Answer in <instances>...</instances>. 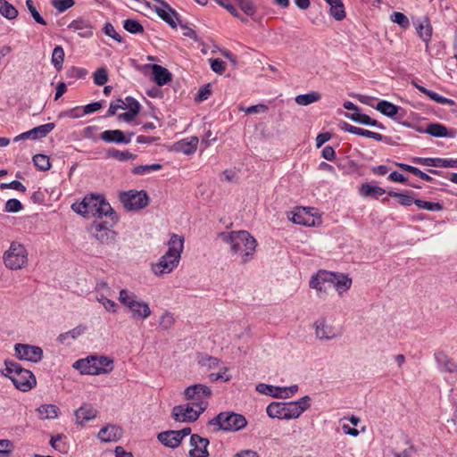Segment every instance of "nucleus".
<instances>
[{
	"label": "nucleus",
	"mask_w": 457,
	"mask_h": 457,
	"mask_svg": "<svg viewBox=\"0 0 457 457\" xmlns=\"http://www.w3.org/2000/svg\"><path fill=\"white\" fill-rule=\"evenodd\" d=\"M73 368L78 370L81 374L97 375V367L94 356H88L85 359H79L73 363Z\"/></svg>",
	"instance_id": "obj_25"
},
{
	"label": "nucleus",
	"mask_w": 457,
	"mask_h": 457,
	"mask_svg": "<svg viewBox=\"0 0 457 457\" xmlns=\"http://www.w3.org/2000/svg\"><path fill=\"white\" fill-rule=\"evenodd\" d=\"M0 13L8 20H13L18 16L17 9L6 0L0 6Z\"/></svg>",
	"instance_id": "obj_45"
},
{
	"label": "nucleus",
	"mask_w": 457,
	"mask_h": 457,
	"mask_svg": "<svg viewBox=\"0 0 457 457\" xmlns=\"http://www.w3.org/2000/svg\"><path fill=\"white\" fill-rule=\"evenodd\" d=\"M37 412L40 420L56 419L60 409L55 404H42L37 408Z\"/></svg>",
	"instance_id": "obj_31"
},
{
	"label": "nucleus",
	"mask_w": 457,
	"mask_h": 457,
	"mask_svg": "<svg viewBox=\"0 0 457 457\" xmlns=\"http://www.w3.org/2000/svg\"><path fill=\"white\" fill-rule=\"evenodd\" d=\"M120 200L127 211H138L149 204L148 195L141 190H129L120 195Z\"/></svg>",
	"instance_id": "obj_11"
},
{
	"label": "nucleus",
	"mask_w": 457,
	"mask_h": 457,
	"mask_svg": "<svg viewBox=\"0 0 457 457\" xmlns=\"http://www.w3.org/2000/svg\"><path fill=\"white\" fill-rule=\"evenodd\" d=\"M96 366L97 367V375L109 374L113 370V360L107 356H94Z\"/></svg>",
	"instance_id": "obj_33"
},
{
	"label": "nucleus",
	"mask_w": 457,
	"mask_h": 457,
	"mask_svg": "<svg viewBox=\"0 0 457 457\" xmlns=\"http://www.w3.org/2000/svg\"><path fill=\"white\" fill-rule=\"evenodd\" d=\"M160 5H154L152 9L157 13V15L164 21L167 24H169L172 29L177 28L178 21L179 20V13L170 7L169 4H167L163 0H154Z\"/></svg>",
	"instance_id": "obj_17"
},
{
	"label": "nucleus",
	"mask_w": 457,
	"mask_h": 457,
	"mask_svg": "<svg viewBox=\"0 0 457 457\" xmlns=\"http://www.w3.org/2000/svg\"><path fill=\"white\" fill-rule=\"evenodd\" d=\"M33 162L35 166L38 168L40 170H47L51 167L49 157L45 154L34 155Z\"/></svg>",
	"instance_id": "obj_49"
},
{
	"label": "nucleus",
	"mask_w": 457,
	"mask_h": 457,
	"mask_svg": "<svg viewBox=\"0 0 457 457\" xmlns=\"http://www.w3.org/2000/svg\"><path fill=\"white\" fill-rule=\"evenodd\" d=\"M71 209L85 218L109 217L116 221L118 217L111 204L102 195H86L81 202L72 204Z\"/></svg>",
	"instance_id": "obj_3"
},
{
	"label": "nucleus",
	"mask_w": 457,
	"mask_h": 457,
	"mask_svg": "<svg viewBox=\"0 0 457 457\" xmlns=\"http://www.w3.org/2000/svg\"><path fill=\"white\" fill-rule=\"evenodd\" d=\"M52 5L60 12H63L74 5V0H52Z\"/></svg>",
	"instance_id": "obj_57"
},
{
	"label": "nucleus",
	"mask_w": 457,
	"mask_h": 457,
	"mask_svg": "<svg viewBox=\"0 0 457 457\" xmlns=\"http://www.w3.org/2000/svg\"><path fill=\"white\" fill-rule=\"evenodd\" d=\"M329 140H346L343 137H339L337 133L322 132L316 137V143H327Z\"/></svg>",
	"instance_id": "obj_55"
},
{
	"label": "nucleus",
	"mask_w": 457,
	"mask_h": 457,
	"mask_svg": "<svg viewBox=\"0 0 457 457\" xmlns=\"http://www.w3.org/2000/svg\"><path fill=\"white\" fill-rule=\"evenodd\" d=\"M191 433L189 427L184 428L180 430H169L158 434V440L165 446L170 448L178 447L183 438Z\"/></svg>",
	"instance_id": "obj_15"
},
{
	"label": "nucleus",
	"mask_w": 457,
	"mask_h": 457,
	"mask_svg": "<svg viewBox=\"0 0 457 457\" xmlns=\"http://www.w3.org/2000/svg\"><path fill=\"white\" fill-rule=\"evenodd\" d=\"M119 302L131 313L135 320H146L151 316L149 304L138 298L132 291L121 289L119 293Z\"/></svg>",
	"instance_id": "obj_6"
},
{
	"label": "nucleus",
	"mask_w": 457,
	"mask_h": 457,
	"mask_svg": "<svg viewBox=\"0 0 457 457\" xmlns=\"http://www.w3.org/2000/svg\"><path fill=\"white\" fill-rule=\"evenodd\" d=\"M391 21L398 24L402 29H406L410 27V21L408 17L400 12H395L391 15Z\"/></svg>",
	"instance_id": "obj_50"
},
{
	"label": "nucleus",
	"mask_w": 457,
	"mask_h": 457,
	"mask_svg": "<svg viewBox=\"0 0 457 457\" xmlns=\"http://www.w3.org/2000/svg\"><path fill=\"white\" fill-rule=\"evenodd\" d=\"M361 194L363 196H374L378 199L379 196L386 194V190L380 187L371 186L369 183L362 184L361 187Z\"/></svg>",
	"instance_id": "obj_38"
},
{
	"label": "nucleus",
	"mask_w": 457,
	"mask_h": 457,
	"mask_svg": "<svg viewBox=\"0 0 457 457\" xmlns=\"http://www.w3.org/2000/svg\"><path fill=\"white\" fill-rule=\"evenodd\" d=\"M315 336L320 340H331L337 337L340 332L331 324H328L325 318H320L314 322Z\"/></svg>",
	"instance_id": "obj_18"
},
{
	"label": "nucleus",
	"mask_w": 457,
	"mask_h": 457,
	"mask_svg": "<svg viewBox=\"0 0 457 457\" xmlns=\"http://www.w3.org/2000/svg\"><path fill=\"white\" fill-rule=\"evenodd\" d=\"M94 83L97 86H103L108 81L107 70L104 67L98 68L94 73Z\"/></svg>",
	"instance_id": "obj_51"
},
{
	"label": "nucleus",
	"mask_w": 457,
	"mask_h": 457,
	"mask_svg": "<svg viewBox=\"0 0 457 457\" xmlns=\"http://www.w3.org/2000/svg\"><path fill=\"white\" fill-rule=\"evenodd\" d=\"M90 233L101 245L113 244L117 237V233L104 221H95L90 227Z\"/></svg>",
	"instance_id": "obj_13"
},
{
	"label": "nucleus",
	"mask_w": 457,
	"mask_h": 457,
	"mask_svg": "<svg viewBox=\"0 0 457 457\" xmlns=\"http://www.w3.org/2000/svg\"><path fill=\"white\" fill-rule=\"evenodd\" d=\"M239 8L248 16H253L256 12V6L253 0H235Z\"/></svg>",
	"instance_id": "obj_47"
},
{
	"label": "nucleus",
	"mask_w": 457,
	"mask_h": 457,
	"mask_svg": "<svg viewBox=\"0 0 457 457\" xmlns=\"http://www.w3.org/2000/svg\"><path fill=\"white\" fill-rule=\"evenodd\" d=\"M292 221L295 224H300L303 226H313L314 225V219L312 215L309 214L306 208L297 209L293 213V216L291 218Z\"/></svg>",
	"instance_id": "obj_32"
},
{
	"label": "nucleus",
	"mask_w": 457,
	"mask_h": 457,
	"mask_svg": "<svg viewBox=\"0 0 457 457\" xmlns=\"http://www.w3.org/2000/svg\"><path fill=\"white\" fill-rule=\"evenodd\" d=\"M278 386H273L270 385H267L264 383H260L256 386V391L260 394L266 395H271L275 397V395L278 394Z\"/></svg>",
	"instance_id": "obj_54"
},
{
	"label": "nucleus",
	"mask_w": 457,
	"mask_h": 457,
	"mask_svg": "<svg viewBox=\"0 0 457 457\" xmlns=\"http://www.w3.org/2000/svg\"><path fill=\"white\" fill-rule=\"evenodd\" d=\"M228 371V369L227 367H223L222 369H220V370L219 372L211 373L209 375V379L212 382H215L220 379L224 380V381H228L230 379V376L227 374Z\"/></svg>",
	"instance_id": "obj_61"
},
{
	"label": "nucleus",
	"mask_w": 457,
	"mask_h": 457,
	"mask_svg": "<svg viewBox=\"0 0 457 457\" xmlns=\"http://www.w3.org/2000/svg\"><path fill=\"white\" fill-rule=\"evenodd\" d=\"M106 158L114 159L120 162H125L134 160L136 154L130 153L129 150H118L115 148H110L106 151Z\"/></svg>",
	"instance_id": "obj_35"
},
{
	"label": "nucleus",
	"mask_w": 457,
	"mask_h": 457,
	"mask_svg": "<svg viewBox=\"0 0 457 457\" xmlns=\"http://www.w3.org/2000/svg\"><path fill=\"white\" fill-rule=\"evenodd\" d=\"M3 262L10 270L25 269L29 264V252L26 246L18 241H12L3 254Z\"/></svg>",
	"instance_id": "obj_7"
},
{
	"label": "nucleus",
	"mask_w": 457,
	"mask_h": 457,
	"mask_svg": "<svg viewBox=\"0 0 457 457\" xmlns=\"http://www.w3.org/2000/svg\"><path fill=\"white\" fill-rule=\"evenodd\" d=\"M329 5V13L336 21H343L346 14L343 0H325Z\"/></svg>",
	"instance_id": "obj_30"
},
{
	"label": "nucleus",
	"mask_w": 457,
	"mask_h": 457,
	"mask_svg": "<svg viewBox=\"0 0 457 457\" xmlns=\"http://www.w3.org/2000/svg\"><path fill=\"white\" fill-rule=\"evenodd\" d=\"M415 205L420 210L430 212H440L444 209L440 203L428 202L421 199H416Z\"/></svg>",
	"instance_id": "obj_41"
},
{
	"label": "nucleus",
	"mask_w": 457,
	"mask_h": 457,
	"mask_svg": "<svg viewBox=\"0 0 457 457\" xmlns=\"http://www.w3.org/2000/svg\"><path fill=\"white\" fill-rule=\"evenodd\" d=\"M122 436V429L115 425H107L98 432V438L103 442H115Z\"/></svg>",
	"instance_id": "obj_24"
},
{
	"label": "nucleus",
	"mask_w": 457,
	"mask_h": 457,
	"mask_svg": "<svg viewBox=\"0 0 457 457\" xmlns=\"http://www.w3.org/2000/svg\"><path fill=\"white\" fill-rule=\"evenodd\" d=\"M162 168V166L159 163L138 165L132 169V173L134 175H145L160 170Z\"/></svg>",
	"instance_id": "obj_40"
},
{
	"label": "nucleus",
	"mask_w": 457,
	"mask_h": 457,
	"mask_svg": "<svg viewBox=\"0 0 457 457\" xmlns=\"http://www.w3.org/2000/svg\"><path fill=\"white\" fill-rule=\"evenodd\" d=\"M184 398L197 409L198 412H204L212 395V389L204 384H195L184 390Z\"/></svg>",
	"instance_id": "obj_8"
},
{
	"label": "nucleus",
	"mask_w": 457,
	"mask_h": 457,
	"mask_svg": "<svg viewBox=\"0 0 457 457\" xmlns=\"http://www.w3.org/2000/svg\"><path fill=\"white\" fill-rule=\"evenodd\" d=\"M218 237L228 245L232 255L240 258V263L245 264L253 258L257 241L246 230L224 231Z\"/></svg>",
	"instance_id": "obj_1"
},
{
	"label": "nucleus",
	"mask_w": 457,
	"mask_h": 457,
	"mask_svg": "<svg viewBox=\"0 0 457 457\" xmlns=\"http://www.w3.org/2000/svg\"><path fill=\"white\" fill-rule=\"evenodd\" d=\"M435 361L438 370L441 372L454 373L457 372V363L449 357L445 352L437 351L434 353Z\"/></svg>",
	"instance_id": "obj_20"
},
{
	"label": "nucleus",
	"mask_w": 457,
	"mask_h": 457,
	"mask_svg": "<svg viewBox=\"0 0 457 457\" xmlns=\"http://www.w3.org/2000/svg\"><path fill=\"white\" fill-rule=\"evenodd\" d=\"M175 324V318L173 313L169 311H165L160 317L159 325L162 329L169 330Z\"/></svg>",
	"instance_id": "obj_46"
},
{
	"label": "nucleus",
	"mask_w": 457,
	"mask_h": 457,
	"mask_svg": "<svg viewBox=\"0 0 457 457\" xmlns=\"http://www.w3.org/2000/svg\"><path fill=\"white\" fill-rule=\"evenodd\" d=\"M167 150L170 153L190 156L196 152V145H167Z\"/></svg>",
	"instance_id": "obj_36"
},
{
	"label": "nucleus",
	"mask_w": 457,
	"mask_h": 457,
	"mask_svg": "<svg viewBox=\"0 0 457 457\" xmlns=\"http://www.w3.org/2000/svg\"><path fill=\"white\" fill-rule=\"evenodd\" d=\"M26 6L36 22H37L41 25L46 24V21L43 19V17L40 15V13L36 9L32 0H26Z\"/></svg>",
	"instance_id": "obj_56"
},
{
	"label": "nucleus",
	"mask_w": 457,
	"mask_h": 457,
	"mask_svg": "<svg viewBox=\"0 0 457 457\" xmlns=\"http://www.w3.org/2000/svg\"><path fill=\"white\" fill-rule=\"evenodd\" d=\"M96 301L104 307V309L109 312L115 313L117 312V304L114 301L106 298L104 295H101L100 297H96Z\"/></svg>",
	"instance_id": "obj_58"
},
{
	"label": "nucleus",
	"mask_w": 457,
	"mask_h": 457,
	"mask_svg": "<svg viewBox=\"0 0 457 457\" xmlns=\"http://www.w3.org/2000/svg\"><path fill=\"white\" fill-rule=\"evenodd\" d=\"M321 95L317 91L308 94L299 95L295 97V103L299 105L306 106L320 100Z\"/></svg>",
	"instance_id": "obj_37"
},
{
	"label": "nucleus",
	"mask_w": 457,
	"mask_h": 457,
	"mask_svg": "<svg viewBox=\"0 0 457 457\" xmlns=\"http://www.w3.org/2000/svg\"><path fill=\"white\" fill-rule=\"evenodd\" d=\"M411 85L414 86L420 92L425 94L428 96L430 99L434 100L435 102L441 104H447V105H453L454 101L446 97H444L437 93L427 89L425 87L418 84L416 80H411Z\"/></svg>",
	"instance_id": "obj_29"
},
{
	"label": "nucleus",
	"mask_w": 457,
	"mask_h": 457,
	"mask_svg": "<svg viewBox=\"0 0 457 457\" xmlns=\"http://www.w3.org/2000/svg\"><path fill=\"white\" fill-rule=\"evenodd\" d=\"M340 129L346 133H352L354 135L362 136L368 138H372L376 141H381L382 140V135L379 133L372 132L368 129H361L355 126H353L351 124H348L346 122H343L339 124Z\"/></svg>",
	"instance_id": "obj_23"
},
{
	"label": "nucleus",
	"mask_w": 457,
	"mask_h": 457,
	"mask_svg": "<svg viewBox=\"0 0 457 457\" xmlns=\"http://www.w3.org/2000/svg\"><path fill=\"white\" fill-rule=\"evenodd\" d=\"M14 351L16 357L22 361L37 363L43 358V350L37 345L16 344L14 345Z\"/></svg>",
	"instance_id": "obj_14"
},
{
	"label": "nucleus",
	"mask_w": 457,
	"mask_h": 457,
	"mask_svg": "<svg viewBox=\"0 0 457 457\" xmlns=\"http://www.w3.org/2000/svg\"><path fill=\"white\" fill-rule=\"evenodd\" d=\"M311 398L305 395L298 401L289 403L273 402L266 408V412L270 418L278 420L297 419L310 407Z\"/></svg>",
	"instance_id": "obj_4"
},
{
	"label": "nucleus",
	"mask_w": 457,
	"mask_h": 457,
	"mask_svg": "<svg viewBox=\"0 0 457 457\" xmlns=\"http://www.w3.org/2000/svg\"><path fill=\"white\" fill-rule=\"evenodd\" d=\"M211 424L218 425L224 431H238L246 427L247 420L239 413L220 412L211 421Z\"/></svg>",
	"instance_id": "obj_9"
},
{
	"label": "nucleus",
	"mask_w": 457,
	"mask_h": 457,
	"mask_svg": "<svg viewBox=\"0 0 457 457\" xmlns=\"http://www.w3.org/2000/svg\"><path fill=\"white\" fill-rule=\"evenodd\" d=\"M123 28L131 34H143L144 27L137 21L127 19L123 21Z\"/></svg>",
	"instance_id": "obj_42"
},
{
	"label": "nucleus",
	"mask_w": 457,
	"mask_h": 457,
	"mask_svg": "<svg viewBox=\"0 0 457 457\" xmlns=\"http://www.w3.org/2000/svg\"><path fill=\"white\" fill-rule=\"evenodd\" d=\"M376 110L387 117L394 118L398 114L401 107L395 105L388 101L382 100L378 103Z\"/></svg>",
	"instance_id": "obj_34"
},
{
	"label": "nucleus",
	"mask_w": 457,
	"mask_h": 457,
	"mask_svg": "<svg viewBox=\"0 0 457 457\" xmlns=\"http://www.w3.org/2000/svg\"><path fill=\"white\" fill-rule=\"evenodd\" d=\"M54 129V123H46L41 126H37L33 128L31 130L32 136H34V139H39L41 137H46Z\"/></svg>",
	"instance_id": "obj_44"
},
{
	"label": "nucleus",
	"mask_w": 457,
	"mask_h": 457,
	"mask_svg": "<svg viewBox=\"0 0 457 457\" xmlns=\"http://www.w3.org/2000/svg\"><path fill=\"white\" fill-rule=\"evenodd\" d=\"M104 32L105 33V35L113 38L117 42H119V43L123 42L122 37L115 30L112 24L107 22L104 27Z\"/></svg>",
	"instance_id": "obj_60"
},
{
	"label": "nucleus",
	"mask_w": 457,
	"mask_h": 457,
	"mask_svg": "<svg viewBox=\"0 0 457 457\" xmlns=\"http://www.w3.org/2000/svg\"><path fill=\"white\" fill-rule=\"evenodd\" d=\"M24 140H35L34 136H32L31 130L22 132L15 136L12 139L10 137H0V143H11V141L16 143Z\"/></svg>",
	"instance_id": "obj_52"
},
{
	"label": "nucleus",
	"mask_w": 457,
	"mask_h": 457,
	"mask_svg": "<svg viewBox=\"0 0 457 457\" xmlns=\"http://www.w3.org/2000/svg\"><path fill=\"white\" fill-rule=\"evenodd\" d=\"M332 287H335L340 296L351 288L353 280L347 274L332 272Z\"/></svg>",
	"instance_id": "obj_21"
},
{
	"label": "nucleus",
	"mask_w": 457,
	"mask_h": 457,
	"mask_svg": "<svg viewBox=\"0 0 457 457\" xmlns=\"http://www.w3.org/2000/svg\"><path fill=\"white\" fill-rule=\"evenodd\" d=\"M387 194L389 196L397 198L398 203L403 206H411L413 204H415L416 199L411 195L395 191H388Z\"/></svg>",
	"instance_id": "obj_39"
},
{
	"label": "nucleus",
	"mask_w": 457,
	"mask_h": 457,
	"mask_svg": "<svg viewBox=\"0 0 457 457\" xmlns=\"http://www.w3.org/2000/svg\"><path fill=\"white\" fill-rule=\"evenodd\" d=\"M414 25L416 27L419 37L426 44V47L428 48V43L431 40L433 30L429 19L425 16L421 21L418 20L414 21Z\"/></svg>",
	"instance_id": "obj_22"
},
{
	"label": "nucleus",
	"mask_w": 457,
	"mask_h": 457,
	"mask_svg": "<svg viewBox=\"0 0 457 457\" xmlns=\"http://www.w3.org/2000/svg\"><path fill=\"white\" fill-rule=\"evenodd\" d=\"M5 376L9 377L15 387L21 391L26 392L30 390L37 383L33 373L23 369L14 361H5Z\"/></svg>",
	"instance_id": "obj_5"
},
{
	"label": "nucleus",
	"mask_w": 457,
	"mask_h": 457,
	"mask_svg": "<svg viewBox=\"0 0 457 457\" xmlns=\"http://www.w3.org/2000/svg\"><path fill=\"white\" fill-rule=\"evenodd\" d=\"M124 101V109H129L133 113L138 114L140 110L139 103L133 97L128 96Z\"/></svg>",
	"instance_id": "obj_59"
},
{
	"label": "nucleus",
	"mask_w": 457,
	"mask_h": 457,
	"mask_svg": "<svg viewBox=\"0 0 457 457\" xmlns=\"http://www.w3.org/2000/svg\"><path fill=\"white\" fill-rule=\"evenodd\" d=\"M332 272L320 270L311 277L309 287L316 290L319 298L325 299L332 287Z\"/></svg>",
	"instance_id": "obj_12"
},
{
	"label": "nucleus",
	"mask_w": 457,
	"mask_h": 457,
	"mask_svg": "<svg viewBox=\"0 0 457 457\" xmlns=\"http://www.w3.org/2000/svg\"><path fill=\"white\" fill-rule=\"evenodd\" d=\"M12 446L10 440L0 439V457H6L12 452Z\"/></svg>",
	"instance_id": "obj_64"
},
{
	"label": "nucleus",
	"mask_w": 457,
	"mask_h": 457,
	"mask_svg": "<svg viewBox=\"0 0 457 457\" xmlns=\"http://www.w3.org/2000/svg\"><path fill=\"white\" fill-rule=\"evenodd\" d=\"M185 238L178 234H171L167 243V252L159 258L158 262L153 263L151 270L157 277L171 273L179 264L181 253L184 249Z\"/></svg>",
	"instance_id": "obj_2"
},
{
	"label": "nucleus",
	"mask_w": 457,
	"mask_h": 457,
	"mask_svg": "<svg viewBox=\"0 0 457 457\" xmlns=\"http://www.w3.org/2000/svg\"><path fill=\"white\" fill-rule=\"evenodd\" d=\"M278 389L279 390L278 391V394L275 395V398L286 399V398H290L293 395H295L298 392L299 387L297 385H293L290 386H284V387L278 386Z\"/></svg>",
	"instance_id": "obj_48"
},
{
	"label": "nucleus",
	"mask_w": 457,
	"mask_h": 457,
	"mask_svg": "<svg viewBox=\"0 0 457 457\" xmlns=\"http://www.w3.org/2000/svg\"><path fill=\"white\" fill-rule=\"evenodd\" d=\"M202 412H198L197 409L187 403L186 404L176 405L172 409V417L179 422H193L195 421Z\"/></svg>",
	"instance_id": "obj_16"
},
{
	"label": "nucleus",
	"mask_w": 457,
	"mask_h": 457,
	"mask_svg": "<svg viewBox=\"0 0 457 457\" xmlns=\"http://www.w3.org/2000/svg\"><path fill=\"white\" fill-rule=\"evenodd\" d=\"M98 129L96 126H87L84 129V137L88 140L102 139L106 143H129L130 138H127L125 134L119 129L105 130L99 135Z\"/></svg>",
	"instance_id": "obj_10"
},
{
	"label": "nucleus",
	"mask_w": 457,
	"mask_h": 457,
	"mask_svg": "<svg viewBox=\"0 0 457 457\" xmlns=\"http://www.w3.org/2000/svg\"><path fill=\"white\" fill-rule=\"evenodd\" d=\"M210 62L212 70L218 74H221L226 70L225 62L219 58L210 59Z\"/></svg>",
	"instance_id": "obj_63"
},
{
	"label": "nucleus",
	"mask_w": 457,
	"mask_h": 457,
	"mask_svg": "<svg viewBox=\"0 0 457 457\" xmlns=\"http://www.w3.org/2000/svg\"><path fill=\"white\" fill-rule=\"evenodd\" d=\"M63 61H64V51L62 46H57L53 50L52 63L57 71H60L62 67Z\"/></svg>",
	"instance_id": "obj_43"
},
{
	"label": "nucleus",
	"mask_w": 457,
	"mask_h": 457,
	"mask_svg": "<svg viewBox=\"0 0 457 457\" xmlns=\"http://www.w3.org/2000/svg\"><path fill=\"white\" fill-rule=\"evenodd\" d=\"M436 168L457 169V158L436 157Z\"/></svg>",
	"instance_id": "obj_53"
},
{
	"label": "nucleus",
	"mask_w": 457,
	"mask_h": 457,
	"mask_svg": "<svg viewBox=\"0 0 457 457\" xmlns=\"http://www.w3.org/2000/svg\"><path fill=\"white\" fill-rule=\"evenodd\" d=\"M209 443V440L205 437L197 434L191 435L189 457H208L210 455L207 449Z\"/></svg>",
	"instance_id": "obj_19"
},
{
	"label": "nucleus",
	"mask_w": 457,
	"mask_h": 457,
	"mask_svg": "<svg viewBox=\"0 0 457 457\" xmlns=\"http://www.w3.org/2000/svg\"><path fill=\"white\" fill-rule=\"evenodd\" d=\"M97 411L90 404H84L75 411L77 424L83 425L85 422L94 420Z\"/></svg>",
	"instance_id": "obj_26"
},
{
	"label": "nucleus",
	"mask_w": 457,
	"mask_h": 457,
	"mask_svg": "<svg viewBox=\"0 0 457 457\" xmlns=\"http://www.w3.org/2000/svg\"><path fill=\"white\" fill-rule=\"evenodd\" d=\"M22 209V204L21 203L17 200V199H9L6 203H5V207H4V210L5 212H20L21 210Z\"/></svg>",
	"instance_id": "obj_62"
},
{
	"label": "nucleus",
	"mask_w": 457,
	"mask_h": 457,
	"mask_svg": "<svg viewBox=\"0 0 457 457\" xmlns=\"http://www.w3.org/2000/svg\"><path fill=\"white\" fill-rule=\"evenodd\" d=\"M151 69L154 75V81L158 86L162 87L171 81L172 75L168 69L159 64H153Z\"/></svg>",
	"instance_id": "obj_27"
},
{
	"label": "nucleus",
	"mask_w": 457,
	"mask_h": 457,
	"mask_svg": "<svg viewBox=\"0 0 457 457\" xmlns=\"http://www.w3.org/2000/svg\"><path fill=\"white\" fill-rule=\"evenodd\" d=\"M425 132L435 137H454L455 131L447 128L440 123H430L425 129Z\"/></svg>",
	"instance_id": "obj_28"
}]
</instances>
